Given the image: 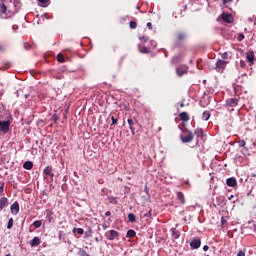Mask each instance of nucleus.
Here are the masks:
<instances>
[{"instance_id":"42","label":"nucleus","mask_w":256,"mask_h":256,"mask_svg":"<svg viewBox=\"0 0 256 256\" xmlns=\"http://www.w3.org/2000/svg\"><path fill=\"white\" fill-rule=\"evenodd\" d=\"M245 145H246L245 140H242L239 142V147H245Z\"/></svg>"},{"instance_id":"30","label":"nucleus","mask_w":256,"mask_h":256,"mask_svg":"<svg viewBox=\"0 0 256 256\" xmlns=\"http://www.w3.org/2000/svg\"><path fill=\"white\" fill-rule=\"evenodd\" d=\"M185 37H186V35H185V33H183V32H179V33L177 34V39H178V41H183V39H185Z\"/></svg>"},{"instance_id":"7","label":"nucleus","mask_w":256,"mask_h":256,"mask_svg":"<svg viewBox=\"0 0 256 256\" xmlns=\"http://www.w3.org/2000/svg\"><path fill=\"white\" fill-rule=\"evenodd\" d=\"M228 63H229L228 61L218 59L216 62L215 69H225Z\"/></svg>"},{"instance_id":"60","label":"nucleus","mask_w":256,"mask_h":256,"mask_svg":"<svg viewBox=\"0 0 256 256\" xmlns=\"http://www.w3.org/2000/svg\"><path fill=\"white\" fill-rule=\"evenodd\" d=\"M95 241L99 242V238H98V237H96V238H95Z\"/></svg>"},{"instance_id":"49","label":"nucleus","mask_w":256,"mask_h":256,"mask_svg":"<svg viewBox=\"0 0 256 256\" xmlns=\"http://www.w3.org/2000/svg\"><path fill=\"white\" fill-rule=\"evenodd\" d=\"M105 216H106V217H111V211H107V212L105 213Z\"/></svg>"},{"instance_id":"45","label":"nucleus","mask_w":256,"mask_h":256,"mask_svg":"<svg viewBox=\"0 0 256 256\" xmlns=\"http://www.w3.org/2000/svg\"><path fill=\"white\" fill-rule=\"evenodd\" d=\"M52 120H53L54 123H57V115H56V114H54V115L52 116Z\"/></svg>"},{"instance_id":"58","label":"nucleus","mask_w":256,"mask_h":256,"mask_svg":"<svg viewBox=\"0 0 256 256\" xmlns=\"http://www.w3.org/2000/svg\"><path fill=\"white\" fill-rule=\"evenodd\" d=\"M233 197H234V196H233V195H231V196L228 198V199H229V201H231V199H233Z\"/></svg>"},{"instance_id":"40","label":"nucleus","mask_w":256,"mask_h":256,"mask_svg":"<svg viewBox=\"0 0 256 256\" xmlns=\"http://www.w3.org/2000/svg\"><path fill=\"white\" fill-rule=\"evenodd\" d=\"M111 121H112L111 125H117V119L114 116L111 117Z\"/></svg>"},{"instance_id":"50","label":"nucleus","mask_w":256,"mask_h":256,"mask_svg":"<svg viewBox=\"0 0 256 256\" xmlns=\"http://www.w3.org/2000/svg\"><path fill=\"white\" fill-rule=\"evenodd\" d=\"M203 251H209V247L207 245L203 246Z\"/></svg>"},{"instance_id":"17","label":"nucleus","mask_w":256,"mask_h":256,"mask_svg":"<svg viewBox=\"0 0 256 256\" xmlns=\"http://www.w3.org/2000/svg\"><path fill=\"white\" fill-rule=\"evenodd\" d=\"M177 199L182 205H185V194L183 192H177Z\"/></svg>"},{"instance_id":"26","label":"nucleus","mask_w":256,"mask_h":256,"mask_svg":"<svg viewBox=\"0 0 256 256\" xmlns=\"http://www.w3.org/2000/svg\"><path fill=\"white\" fill-rule=\"evenodd\" d=\"M41 3L42 7H48L51 3V0H38Z\"/></svg>"},{"instance_id":"56","label":"nucleus","mask_w":256,"mask_h":256,"mask_svg":"<svg viewBox=\"0 0 256 256\" xmlns=\"http://www.w3.org/2000/svg\"><path fill=\"white\" fill-rule=\"evenodd\" d=\"M180 107H185V103H180Z\"/></svg>"},{"instance_id":"29","label":"nucleus","mask_w":256,"mask_h":256,"mask_svg":"<svg viewBox=\"0 0 256 256\" xmlns=\"http://www.w3.org/2000/svg\"><path fill=\"white\" fill-rule=\"evenodd\" d=\"M128 219H129L130 223H135V221H136L135 214H133V213L128 214Z\"/></svg>"},{"instance_id":"52","label":"nucleus","mask_w":256,"mask_h":256,"mask_svg":"<svg viewBox=\"0 0 256 256\" xmlns=\"http://www.w3.org/2000/svg\"><path fill=\"white\" fill-rule=\"evenodd\" d=\"M173 235H174L175 239H179V235L178 234H175V232H173Z\"/></svg>"},{"instance_id":"15","label":"nucleus","mask_w":256,"mask_h":256,"mask_svg":"<svg viewBox=\"0 0 256 256\" xmlns=\"http://www.w3.org/2000/svg\"><path fill=\"white\" fill-rule=\"evenodd\" d=\"M30 245H31V247H39V245H41V238H39V237H34V238L30 241Z\"/></svg>"},{"instance_id":"24","label":"nucleus","mask_w":256,"mask_h":256,"mask_svg":"<svg viewBox=\"0 0 256 256\" xmlns=\"http://www.w3.org/2000/svg\"><path fill=\"white\" fill-rule=\"evenodd\" d=\"M108 201H109V203H111L112 205H117V203H119V201L117 200V198L114 197V196H109V197H108Z\"/></svg>"},{"instance_id":"44","label":"nucleus","mask_w":256,"mask_h":256,"mask_svg":"<svg viewBox=\"0 0 256 256\" xmlns=\"http://www.w3.org/2000/svg\"><path fill=\"white\" fill-rule=\"evenodd\" d=\"M146 25L150 30L153 29V24L151 22H148Z\"/></svg>"},{"instance_id":"35","label":"nucleus","mask_w":256,"mask_h":256,"mask_svg":"<svg viewBox=\"0 0 256 256\" xmlns=\"http://www.w3.org/2000/svg\"><path fill=\"white\" fill-rule=\"evenodd\" d=\"M130 29H137V22L131 21L130 22Z\"/></svg>"},{"instance_id":"54","label":"nucleus","mask_w":256,"mask_h":256,"mask_svg":"<svg viewBox=\"0 0 256 256\" xmlns=\"http://www.w3.org/2000/svg\"><path fill=\"white\" fill-rule=\"evenodd\" d=\"M254 233H256V223L253 225Z\"/></svg>"},{"instance_id":"64","label":"nucleus","mask_w":256,"mask_h":256,"mask_svg":"<svg viewBox=\"0 0 256 256\" xmlns=\"http://www.w3.org/2000/svg\"><path fill=\"white\" fill-rule=\"evenodd\" d=\"M6 256H11V254H7Z\"/></svg>"},{"instance_id":"23","label":"nucleus","mask_w":256,"mask_h":256,"mask_svg":"<svg viewBox=\"0 0 256 256\" xmlns=\"http://www.w3.org/2000/svg\"><path fill=\"white\" fill-rule=\"evenodd\" d=\"M46 219L50 223L53 221V212H51V210H49V209L46 210Z\"/></svg>"},{"instance_id":"38","label":"nucleus","mask_w":256,"mask_h":256,"mask_svg":"<svg viewBox=\"0 0 256 256\" xmlns=\"http://www.w3.org/2000/svg\"><path fill=\"white\" fill-rule=\"evenodd\" d=\"M140 41H144V43H147V41H149V37L142 36V37H140Z\"/></svg>"},{"instance_id":"20","label":"nucleus","mask_w":256,"mask_h":256,"mask_svg":"<svg viewBox=\"0 0 256 256\" xmlns=\"http://www.w3.org/2000/svg\"><path fill=\"white\" fill-rule=\"evenodd\" d=\"M23 167L27 170V171H31V169H33V162L31 161H26L23 164Z\"/></svg>"},{"instance_id":"11","label":"nucleus","mask_w":256,"mask_h":256,"mask_svg":"<svg viewBox=\"0 0 256 256\" xmlns=\"http://www.w3.org/2000/svg\"><path fill=\"white\" fill-rule=\"evenodd\" d=\"M7 205H9V199H7V197H1L0 198V211H3V209H5V207H7Z\"/></svg>"},{"instance_id":"16","label":"nucleus","mask_w":256,"mask_h":256,"mask_svg":"<svg viewBox=\"0 0 256 256\" xmlns=\"http://www.w3.org/2000/svg\"><path fill=\"white\" fill-rule=\"evenodd\" d=\"M127 122L130 127V131H131L132 135H135V127H133V125H135V121L131 118H128Z\"/></svg>"},{"instance_id":"6","label":"nucleus","mask_w":256,"mask_h":256,"mask_svg":"<svg viewBox=\"0 0 256 256\" xmlns=\"http://www.w3.org/2000/svg\"><path fill=\"white\" fill-rule=\"evenodd\" d=\"M190 247H191V249H199V247H201V239L200 238H194L190 242Z\"/></svg>"},{"instance_id":"5","label":"nucleus","mask_w":256,"mask_h":256,"mask_svg":"<svg viewBox=\"0 0 256 256\" xmlns=\"http://www.w3.org/2000/svg\"><path fill=\"white\" fill-rule=\"evenodd\" d=\"M227 107H237L239 105V99L229 98L226 100Z\"/></svg>"},{"instance_id":"43","label":"nucleus","mask_w":256,"mask_h":256,"mask_svg":"<svg viewBox=\"0 0 256 256\" xmlns=\"http://www.w3.org/2000/svg\"><path fill=\"white\" fill-rule=\"evenodd\" d=\"M237 256H245V252L243 250H240L238 252Z\"/></svg>"},{"instance_id":"41","label":"nucleus","mask_w":256,"mask_h":256,"mask_svg":"<svg viewBox=\"0 0 256 256\" xmlns=\"http://www.w3.org/2000/svg\"><path fill=\"white\" fill-rule=\"evenodd\" d=\"M4 187H5V183H2L0 185V195H2L3 191H4Z\"/></svg>"},{"instance_id":"12","label":"nucleus","mask_w":256,"mask_h":256,"mask_svg":"<svg viewBox=\"0 0 256 256\" xmlns=\"http://www.w3.org/2000/svg\"><path fill=\"white\" fill-rule=\"evenodd\" d=\"M226 185L228 187H236L237 186V179L235 177H230L226 180Z\"/></svg>"},{"instance_id":"63","label":"nucleus","mask_w":256,"mask_h":256,"mask_svg":"<svg viewBox=\"0 0 256 256\" xmlns=\"http://www.w3.org/2000/svg\"><path fill=\"white\" fill-rule=\"evenodd\" d=\"M57 79H61V76H58Z\"/></svg>"},{"instance_id":"31","label":"nucleus","mask_w":256,"mask_h":256,"mask_svg":"<svg viewBox=\"0 0 256 256\" xmlns=\"http://www.w3.org/2000/svg\"><path fill=\"white\" fill-rule=\"evenodd\" d=\"M33 225L36 229H39V227H41V225H43V223L41 222V220H36L33 222Z\"/></svg>"},{"instance_id":"21","label":"nucleus","mask_w":256,"mask_h":256,"mask_svg":"<svg viewBox=\"0 0 256 256\" xmlns=\"http://www.w3.org/2000/svg\"><path fill=\"white\" fill-rule=\"evenodd\" d=\"M137 235V233L135 232V230L130 229L127 231L126 237H128V239H133V237H135Z\"/></svg>"},{"instance_id":"4","label":"nucleus","mask_w":256,"mask_h":256,"mask_svg":"<svg viewBox=\"0 0 256 256\" xmlns=\"http://www.w3.org/2000/svg\"><path fill=\"white\" fill-rule=\"evenodd\" d=\"M193 132L188 131L187 134H185L184 136H181V141L182 143H191V141H193Z\"/></svg>"},{"instance_id":"36","label":"nucleus","mask_w":256,"mask_h":256,"mask_svg":"<svg viewBox=\"0 0 256 256\" xmlns=\"http://www.w3.org/2000/svg\"><path fill=\"white\" fill-rule=\"evenodd\" d=\"M58 239H59V241H63V239H65V233L60 231L59 235H58Z\"/></svg>"},{"instance_id":"2","label":"nucleus","mask_w":256,"mask_h":256,"mask_svg":"<svg viewBox=\"0 0 256 256\" xmlns=\"http://www.w3.org/2000/svg\"><path fill=\"white\" fill-rule=\"evenodd\" d=\"M11 126V122L9 121H0V131L2 133H9V127Z\"/></svg>"},{"instance_id":"22","label":"nucleus","mask_w":256,"mask_h":256,"mask_svg":"<svg viewBox=\"0 0 256 256\" xmlns=\"http://www.w3.org/2000/svg\"><path fill=\"white\" fill-rule=\"evenodd\" d=\"M210 118H211V113L209 111H204L202 114L203 121H209Z\"/></svg>"},{"instance_id":"14","label":"nucleus","mask_w":256,"mask_h":256,"mask_svg":"<svg viewBox=\"0 0 256 256\" xmlns=\"http://www.w3.org/2000/svg\"><path fill=\"white\" fill-rule=\"evenodd\" d=\"M247 61L250 65H253L255 63V52L253 51H250L248 54H247Z\"/></svg>"},{"instance_id":"19","label":"nucleus","mask_w":256,"mask_h":256,"mask_svg":"<svg viewBox=\"0 0 256 256\" xmlns=\"http://www.w3.org/2000/svg\"><path fill=\"white\" fill-rule=\"evenodd\" d=\"M181 121H189V114L187 112H182L179 114Z\"/></svg>"},{"instance_id":"37","label":"nucleus","mask_w":256,"mask_h":256,"mask_svg":"<svg viewBox=\"0 0 256 256\" xmlns=\"http://www.w3.org/2000/svg\"><path fill=\"white\" fill-rule=\"evenodd\" d=\"M24 49H26V51H29V49H31V45L27 42H24Z\"/></svg>"},{"instance_id":"47","label":"nucleus","mask_w":256,"mask_h":256,"mask_svg":"<svg viewBox=\"0 0 256 256\" xmlns=\"http://www.w3.org/2000/svg\"><path fill=\"white\" fill-rule=\"evenodd\" d=\"M238 39H239V41H243V39H245V35L240 34Z\"/></svg>"},{"instance_id":"46","label":"nucleus","mask_w":256,"mask_h":256,"mask_svg":"<svg viewBox=\"0 0 256 256\" xmlns=\"http://www.w3.org/2000/svg\"><path fill=\"white\" fill-rule=\"evenodd\" d=\"M233 0H222L223 5H227V3H231Z\"/></svg>"},{"instance_id":"13","label":"nucleus","mask_w":256,"mask_h":256,"mask_svg":"<svg viewBox=\"0 0 256 256\" xmlns=\"http://www.w3.org/2000/svg\"><path fill=\"white\" fill-rule=\"evenodd\" d=\"M43 173H44V175H47L48 177H55V174L53 173V167H51V166H46Z\"/></svg>"},{"instance_id":"51","label":"nucleus","mask_w":256,"mask_h":256,"mask_svg":"<svg viewBox=\"0 0 256 256\" xmlns=\"http://www.w3.org/2000/svg\"><path fill=\"white\" fill-rule=\"evenodd\" d=\"M172 63H177V57H173Z\"/></svg>"},{"instance_id":"3","label":"nucleus","mask_w":256,"mask_h":256,"mask_svg":"<svg viewBox=\"0 0 256 256\" xmlns=\"http://www.w3.org/2000/svg\"><path fill=\"white\" fill-rule=\"evenodd\" d=\"M106 237L109 241H115V239L119 237V232H117V230H110L106 233Z\"/></svg>"},{"instance_id":"59","label":"nucleus","mask_w":256,"mask_h":256,"mask_svg":"<svg viewBox=\"0 0 256 256\" xmlns=\"http://www.w3.org/2000/svg\"><path fill=\"white\" fill-rule=\"evenodd\" d=\"M103 229L106 230V229H107V226L103 225Z\"/></svg>"},{"instance_id":"34","label":"nucleus","mask_w":256,"mask_h":256,"mask_svg":"<svg viewBox=\"0 0 256 256\" xmlns=\"http://www.w3.org/2000/svg\"><path fill=\"white\" fill-rule=\"evenodd\" d=\"M140 53H149V48L143 46L142 48H140Z\"/></svg>"},{"instance_id":"10","label":"nucleus","mask_w":256,"mask_h":256,"mask_svg":"<svg viewBox=\"0 0 256 256\" xmlns=\"http://www.w3.org/2000/svg\"><path fill=\"white\" fill-rule=\"evenodd\" d=\"M221 18H222V21H224V23H233V15L232 14H222Z\"/></svg>"},{"instance_id":"62","label":"nucleus","mask_w":256,"mask_h":256,"mask_svg":"<svg viewBox=\"0 0 256 256\" xmlns=\"http://www.w3.org/2000/svg\"><path fill=\"white\" fill-rule=\"evenodd\" d=\"M139 9H141V7L140 6H137V10L139 11Z\"/></svg>"},{"instance_id":"39","label":"nucleus","mask_w":256,"mask_h":256,"mask_svg":"<svg viewBox=\"0 0 256 256\" xmlns=\"http://www.w3.org/2000/svg\"><path fill=\"white\" fill-rule=\"evenodd\" d=\"M222 59H229V53L227 52H224L222 55H221Z\"/></svg>"},{"instance_id":"55","label":"nucleus","mask_w":256,"mask_h":256,"mask_svg":"<svg viewBox=\"0 0 256 256\" xmlns=\"http://www.w3.org/2000/svg\"><path fill=\"white\" fill-rule=\"evenodd\" d=\"M0 51H5V47L0 46Z\"/></svg>"},{"instance_id":"25","label":"nucleus","mask_w":256,"mask_h":256,"mask_svg":"<svg viewBox=\"0 0 256 256\" xmlns=\"http://www.w3.org/2000/svg\"><path fill=\"white\" fill-rule=\"evenodd\" d=\"M72 233H78V235H83L85 230L83 228H73Z\"/></svg>"},{"instance_id":"53","label":"nucleus","mask_w":256,"mask_h":256,"mask_svg":"<svg viewBox=\"0 0 256 256\" xmlns=\"http://www.w3.org/2000/svg\"><path fill=\"white\" fill-rule=\"evenodd\" d=\"M12 29H13V31H15V29H19V26H16V28H15V25H13Z\"/></svg>"},{"instance_id":"48","label":"nucleus","mask_w":256,"mask_h":256,"mask_svg":"<svg viewBox=\"0 0 256 256\" xmlns=\"http://www.w3.org/2000/svg\"><path fill=\"white\" fill-rule=\"evenodd\" d=\"M144 217H151V210H149L146 214H144Z\"/></svg>"},{"instance_id":"8","label":"nucleus","mask_w":256,"mask_h":256,"mask_svg":"<svg viewBox=\"0 0 256 256\" xmlns=\"http://www.w3.org/2000/svg\"><path fill=\"white\" fill-rule=\"evenodd\" d=\"M7 6L5 4H0V19H7Z\"/></svg>"},{"instance_id":"18","label":"nucleus","mask_w":256,"mask_h":256,"mask_svg":"<svg viewBox=\"0 0 256 256\" xmlns=\"http://www.w3.org/2000/svg\"><path fill=\"white\" fill-rule=\"evenodd\" d=\"M13 6H14V12L19 13V9H21V2L15 0L13 2Z\"/></svg>"},{"instance_id":"9","label":"nucleus","mask_w":256,"mask_h":256,"mask_svg":"<svg viewBox=\"0 0 256 256\" xmlns=\"http://www.w3.org/2000/svg\"><path fill=\"white\" fill-rule=\"evenodd\" d=\"M10 211H11L12 215H17L19 213V202L15 201L10 206Z\"/></svg>"},{"instance_id":"27","label":"nucleus","mask_w":256,"mask_h":256,"mask_svg":"<svg viewBox=\"0 0 256 256\" xmlns=\"http://www.w3.org/2000/svg\"><path fill=\"white\" fill-rule=\"evenodd\" d=\"M194 135H196L197 139H199V137L203 136V130L202 129H196L194 131Z\"/></svg>"},{"instance_id":"61","label":"nucleus","mask_w":256,"mask_h":256,"mask_svg":"<svg viewBox=\"0 0 256 256\" xmlns=\"http://www.w3.org/2000/svg\"><path fill=\"white\" fill-rule=\"evenodd\" d=\"M252 177H256V174H251Z\"/></svg>"},{"instance_id":"1","label":"nucleus","mask_w":256,"mask_h":256,"mask_svg":"<svg viewBox=\"0 0 256 256\" xmlns=\"http://www.w3.org/2000/svg\"><path fill=\"white\" fill-rule=\"evenodd\" d=\"M188 72L189 68L186 65H181L176 68L178 77H183V75H187Z\"/></svg>"},{"instance_id":"28","label":"nucleus","mask_w":256,"mask_h":256,"mask_svg":"<svg viewBox=\"0 0 256 256\" xmlns=\"http://www.w3.org/2000/svg\"><path fill=\"white\" fill-rule=\"evenodd\" d=\"M91 235H93V229H91V227H89L87 229V231L85 232V238L87 239V238L91 237Z\"/></svg>"},{"instance_id":"33","label":"nucleus","mask_w":256,"mask_h":256,"mask_svg":"<svg viewBox=\"0 0 256 256\" xmlns=\"http://www.w3.org/2000/svg\"><path fill=\"white\" fill-rule=\"evenodd\" d=\"M13 228V218H10L7 224V229H12Z\"/></svg>"},{"instance_id":"57","label":"nucleus","mask_w":256,"mask_h":256,"mask_svg":"<svg viewBox=\"0 0 256 256\" xmlns=\"http://www.w3.org/2000/svg\"><path fill=\"white\" fill-rule=\"evenodd\" d=\"M25 99H29V94H25Z\"/></svg>"},{"instance_id":"32","label":"nucleus","mask_w":256,"mask_h":256,"mask_svg":"<svg viewBox=\"0 0 256 256\" xmlns=\"http://www.w3.org/2000/svg\"><path fill=\"white\" fill-rule=\"evenodd\" d=\"M57 61L59 63H65V57H63V54H58L57 55Z\"/></svg>"}]
</instances>
